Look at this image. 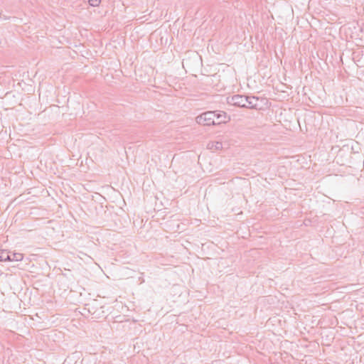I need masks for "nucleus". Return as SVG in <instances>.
<instances>
[{
	"instance_id": "obj_1",
	"label": "nucleus",
	"mask_w": 364,
	"mask_h": 364,
	"mask_svg": "<svg viewBox=\"0 0 364 364\" xmlns=\"http://www.w3.org/2000/svg\"><path fill=\"white\" fill-rule=\"evenodd\" d=\"M215 111L205 112L196 118V122L203 126H212L215 125Z\"/></svg>"
},
{
	"instance_id": "obj_5",
	"label": "nucleus",
	"mask_w": 364,
	"mask_h": 364,
	"mask_svg": "<svg viewBox=\"0 0 364 364\" xmlns=\"http://www.w3.org/2000/svg\"><path fill=\"white\" fill-rule=\"evenodd\" d=\"M9 258L10 259H7V261H21L23 259V255L21 253L9 252Z\"/></svg>"
},
{
	"instance_id": "obj_8",
	"label": "nucleus",
	"mask_w": 364,
	"mask_h": 364,
	"mask_svg": "<svg viewBox=\"0 0 364 364\" xmlns=\"http://www.w3.org/2000/svg\"><path fill=\"white\" fill-rule=\"evenodd\" d=\"M101 0H88V3L92 6H97L100 4Z\"/></svg>"
},
{
	"instance_id": "obj_3",
	"label": "nucleus",
	"mask_w": 364,
	"mask_h": 364,
	"mask_svg": "<svg viewBox=\"0 0 364 364\" xmlns=\"http://www.w3.org/2000/svg\"><path fill=\"white\" fill-rule=\"evenodd\" d=\"M215 125L225 124L230 120V117L224 111L216 110L215 111Z\"/></svg>"
},
{
	"instance_id": "obj_6",
	"label": "nucleus",
	"mask_w": 364,
	"mask_h": 364,
	"mask_svg": "<svg viewBox=\"0 0 364 364\" xmlns=\"http://www.w3.org/2000/svg\"><path fill=\"white\" fill-rule=\"evenodd\" d=\"M208 149H215L216 150L221 149L223 148L222 142L219 141H213L210 142L208 145Z\"/></svg>"
},
{
	"instance_id": "obj_7",
	"label": "nucleus",
	"mask_w": 364,
	"mask_h": 364,
	"mask_svg": "<svg viewBox=\"0 0 364 364\" xmlns=\"http://www.w3.org/2000/svg\"><path fill=\"white\" fill-rule=\"evenodd\" d=\"M7 259H10L9 258V252L6 250H1L0 251V261H7Z\"/></svg>"
},
{
	"instance_id": "obj_4",
	"label": "nucleus",
	"mask_w": 364,
	"mask_h": 364,
	"mask_svg": "<svg viewBox=\"0 0 364 364\" xmlns=\"http://www.w3.org/2000/svg\"><path fill=\"white\" fill-rule=\"evenodd\" d=\"M248 102H247V108L260 109L261 107L259 105V98L255 96H248Z\"/></svg>"
},
{
	"instance_id": "obj_2",
	"label": "nucleus",
	"mask_w": 364,
	"mask_h": 364,
	"mask_svg": "<svg viewBox=\"0 0 364 364\" xmlns=\"http://www.w3.org/2000/svg\"><path fill=\"white\" fill-rule=\"evenodd\" d=\"M247 97L248 96L235 95L228 98V103L236 107L247 108Z\"/></svg>"
}]
</instances>
